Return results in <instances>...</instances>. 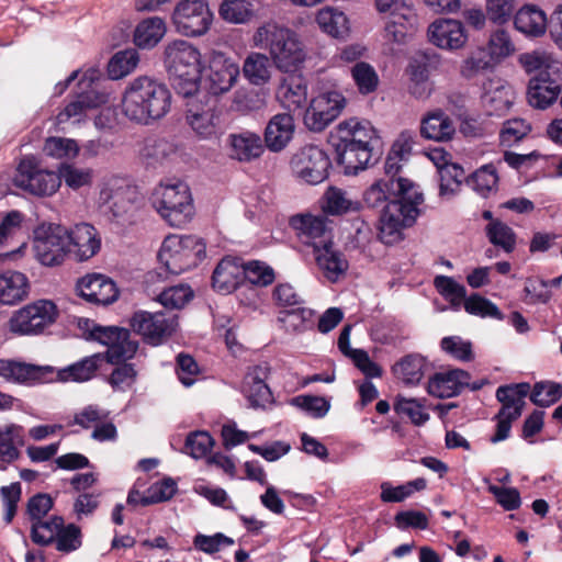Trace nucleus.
<instances>
[{"label": "nucleus", "instance_id": "17", "mask_svg": "<svg viewBox=\"0 0 562 562\" xmlns=\"http://www.w3.org/2000/svg\"><path fill=\"white\" fill-rule=\"evenodd\" d=\"M414 191L417 187L406 178H398L391 183L385 180H378L371 184L363 193V202L370 209H380L383 212L384 206L395 200L407 202L414 198Z\"/></svg>", "mask_w": 562, "mask_h": 562}, {"label": "nucleus", "instance_id": "39", "mask_svg": "<svg viewBox=\"0 0 562 562\" xmlns=\"http://www.w3.org/2000/svg\"><path fill=\"white\" fill-rule=\"evenodd\" d=\"M292 225L300 231V236L305 244L322 245L323 240H330L325 220L313 215H299L292 220Z\"/></svg>", "mask_w": 562, "mask_h": 562}, {"label": "nucleus", "instance_id": "41", "mask_svg": "<svg viewBox=\"0 0 562 562\" xmlns=\"http://www.w3.org/2000/svg\"><path fill=\"white\" fill-rule=\"evenodd\" d=\"M243 74L251 85H266L271 78V58L262 53H250L244 60Z\"/></svg>", "mask_w": 562, "mask_h": 562}, {"label": "nucleus", "instance_id": "6", "mask_svg": "<svg viewBox=\"0 0 562 562\" xmlns=\"http://www.w3.org/2000/svg\"><path fill=\"white\" fill-rule=\"evenodd\" d=\"M151 200L158 213L173 227L184 226L194 215L190 188L182 181L160 182Z\"/></svg>", "mask_w": 562, "mask_h": 562}, {"label": "nucleus", "instance_id": "1", "mask_svg": "<svg viewBox=\"0 0 562 562\" xmlns=\"http://www.w3.org/2000/svg\"><path fill=\"white\" fill-rule=\"evenodd\" d=\"M331 139L337 162L344 167L346 175H357L380 158V136L367 120L352 117L340 122L337 135H331Z\"/></svg>", "mask_w": 562, "mask_h": 562}, {"label": "nucleus", "instance_id": "49", "mask_svg": "<svg viewBox=\"0 0 562 562\" xmlns=\"http://www.w3.org/2000/svg\"><path fill=\"white\" fill-rule=\"evenodd\" d=\"M290 404L313 418H323L330 408V402L322 396L302 394L290 400Z\"/></svg>", "mask_w": 562, "mask_h": 562}, {"label": "nucleus", "instance_id": "62", "mask_svg": "<svg viewBox=\"0 0 562 562\" xmlns=\"http://www.w3.org/2000/svg\"><path fill=\"white\" fill-rule=\"evenodd\" d=\"M214 439L207 431H193L186 439V451L194 459L205 457L212 449Z\"/></svg>", "mask_w": 562, "mask_h": 562}, {"label": "nucleus", "instance_id": "3", "mask_svg": "<svg viewBox=\"0 0 562 562\" xmlns=\"http://www.w3.org/2000/svg\"><path fill=\"white\" fill-rule=\"evenodd\" d=\"M169 88L148 76L134 78L122 97V112L132 122L150 125L165 117L171 109Z\"/></svg>", "mask_w": 562, "mask_h": 562}, {"label": "nucleus", "instance_id": "34", "mask_svg": "<svg viewBox=\"0 0 562 562\" xmlns=\"http://www.w3.org/2000/svg\"><path fill=\"white\" fill-rule=\"evenodd\" d=\"M103 360L104 357L102 353H94L92 356L85 357L72 364L59 369L56 372V379L60 382L81 383L89 381L95 375V372Z\"/></svg>", "mask_w": 562, "mask_h": 562}, {"label": "nucleus", "instance_id": "12", "mask_svg": "<svg viewBox=\"0 0 562 562\" xmlns=\"http://www.w3.org/2000/svg\"><path fill=\"white\" fill-rule=\"evenodd\" d=\"M15 187L33 195L46 196L54 194L60 187V178L53 171L38 168L34 157L21 159L13 177Z\"/></svg>", "mask_w": 562, "mask_h": 562}, {"label": "nucleus", "instance_id": "40", "mask_svg": "<svg viewBox=\"0 0 562 562\" xmlns=\"http://www.w3.org/2000/svg\"><path fill=\"white\" fill-rule=\"evenodd\" d=\"M426 360L417 353L404 356L392 368L394 375L406 385H416L424 376Z\"/></svg>", "mask_w": 562, "mask_h": 562}, {"label": "nucleus", "instance_id": "32", "mask_svg": "<svg viewBox=\"0 0 562 562\" xmlns=\"http://www.w3.org/2000/svg\"><path fill=\"white\" fill-rule=\"evenodd\" d=\"M456 133L452 120L442 111L427 113L420 122V135L435 142H448Z\"/></svg>", "mask_w": 562, "mask_h": 562}, {"label": "nucleus", "instance_id": "24", "mask_svg": "<svg viewBox=\"0 0 562 562\" xmlns=\"http://www.w3.org/2000/svg\"><path fill=\"white\" fill-rule=\"evenodd\" d=\"M67 240H69L68 252H72L78 261L89 260L101 248L98 231L88 223H79L71 229H67Z\"/></svg>", "mask_w": 562, "mask_h": 562}, {"label": "nucleus", "instance_id": "63", "mask_svg": "<svg viewBox=\"0 0 562 562\" xmlns=\"http://www.w3.org/2000/svg\"><path fill=\"white\" fill-rule=\"evenodd\" d=\"M467 186L486 199L492 191V164H486L465 179Z\"/></svg>", "mask_w": 562, "mask_h": 562}, {"label": "nucleus", "instance_id": "14", "mask_svg": "<svg viewBox=\"0 0 562 562\" xmlns=\"http://www.w3.org/2000/svg\"><path fill=\"white\" fill-rule=\"evenodd\" d=\"M57 306L49 300H38L19 310L10 321L11 330L22 335L42 333L55 323Z\"/></svg>", "mask_w": 562, "mask_h": 562}, {"label": "nucleus", "instance_id": "15", "mask_svg": "<svg viewBox=\"0 0 562 562\" xmlns=\"http://www.w3.org/2000/svg\"><path fill=\"white\" fill-rule=\"evenodd\" d=\"M130 331L117 326L93 325L90 337L108 347L105 359L109 363H119L132 359L137 349L138 342L130 339Z\"/></svg>", "mask_w": 562, "mask_h": 562}, {"label": "nucleus", "instance_id": "10", "mask_svg": "<svg viewBox=\"0 0 562 562\" xmlns=\"http://www.w3.org/2000/svg\"><path fill=\"white\" fill-rule=\"evenodd\" d=\"M33 250L37 261L46 267L63 263L68 252L67 228L55 223H42L33 231Z\"/></svg>", "mask_w": 562, "mask_h": 562}, {"label": "nucleus", "instance_id": "13", "mask_svg": "<svg viewBox=\"0 0 562 562\" xmlns=\"http://www.w3.org/2000/svg\"><path fill=\"white\" fill-rule=\"evenodd\" d=\"M331 167L328 155L315 145L301 148L291 159L293 175L307 184H318L328 178Z\"/></svg>", "mask_w": 562, "mask_h": 562}, {"label": "nucleus", "instance_id": "21", "mask_svg": "<svg viewBox=\"0 0 562 562\" xmlns=\"http://www.w3.org/2000/svg\"><path fill=\"white\" fill-rule=\"evenodd\" d=\"M239 75V68L224 54L213 52L209 64L205 87L211 98L223 94L232 89Z\"/></svg>", "mask_w": 562, "mask_h": 562}, {"label": "nucleus", "instance_id": "36", "mask_svg": "<svg viewBox=\"0 0 562 562\" xmlns=\"http://www.w3.org/2000/svg\"><path fill=\"white\" fill-rule=\"evenodd\" d=\"M291 72L280 85L278 94L290 110L301 109L307 100V83L302 76Z\"/></svg>", "mask_w": 562, "mask_h": 562}, {"label": "nucleus", "instance_id": "33", "mask_svg": "<svg viewBox=\"0 0 562 562\" xmlns=\"http://www.w3.org/2000/svg\"><path fill=\"white\" fill-rule=\"evenodd\" d=\"M29 280L22 272L8 270L0 273V304L14 305L29 294Z\"/></svg>", "mask_w": 562, "mask_h": 562}, {"label": "nucleus", "instance_id": "53", "mask_svg": "<svg viewBox=\"0 0 562 562\" xmlns=\"http://www.w3.org/2000/svg\"><path fill=\"white\" fill-rule=\"evenodd\" d=\"M243 282L247 280L251 284L266 286L274 280L273 269L258 260L243 261Z\"/></svg>", "mask_w": 562, "mask_h": 562}, {"label": "nucleus", "instance_id": "38", "mask_svg": "<svg viewBox=\"0 0 562 562\" xmlns=\"http://www.w3.org/2000/svg\"><path fill=\"white\" fill-rule=\"evenodd\" d=\"M322 209L325 214L338 216L360 211L361 204L350 199L342 189L329 187L323 195Z\"/></svg>", "mask_w": 562, "mask_h": 562}, {"label": "nucleus", "instance_id": "35", "mask_svg": "<svg viewBox=\"0 0 562 562\" xmlns=\"http://www.w3.org/2000/svg\"><path fill=\"white\" fill-rule=\"evenodd\" d=\"M315 21L322 32L334 38H344L349 33V20L345 12L334 7L317 11Z\"/></svg>", "mask_w": 562, "mask_h": 562}, {"label": "nucleus", "instance_id": "47", "mask_svg": "<svg viewBox=\"0 0 562 562\" xmlns=\"http://www.w3.org/2000/svg\"><path fill=\"white\" fill-rule=\"evenodd\" d=\"M434 283L438 292L451 303L454 311L462 307L467 296V289L463 284L447 276H437Z\"/></svg>", "mask_w": 562, "mask_h": 562}, {"label": "nucleus", "instance_id": "28", "mask_svg": "<svg viewBox=\"0 0 562 562\" xmlns=\"http://www.w3.org/2000/svg\"><path fill=\"white\" fill-rule=\"evenodd\" d=\"M243 260L225 257L216 266L212 274V285L221 293H231L243 283Z\"/></svg>", "mask_w": 562, "mask_h": 562}, {"label": "nucleus", "instance_id": "7", "mask_svg": "<svg viewBox=\"0 0 562 562\" xmlns=\"http://www.w3.org/2000/svg\"><path fill=\"white\" fill-rule=\"evenodd\" d=\"M201 55L191 43L177 40L165 48V63L171 75L183 81L180 92L189 97L198 90L201 72Z\"/></svg>", "mask_w": 562, "mask_h": 562}, {"label": "nucleus", "instance_id": "58", "mask_svg": "<svg viewBox=\"0 0 562 562\" xmlns=\"http://www.w3.org/2000/svg\"><path fill=\"white\" fill-rule=\"evenodd\" d=\"M235 543L234 539L222 532L212 536L198 533L193 538V546L196 550L206 554H215L224 547H231Z\"/></svg>", "mask_w": 562, "mask_h": 562}, {"label": "nucleus", "instance_id": "29", "mask_svg": "<svg viewBox=\"0 0 562 562\" xmlns=\"http://www.w3.org/2000/svg\"><path fill=\"white\" fill-rule=\"evenodd\" d=\"M294 119L290 113H278L267 124L265 143L271 151H280L290 143L294 134Z\"/></svg>", "mask_w": 562, "mask_h": 562}, {"label": "nucleus", "instance_id": "57", "mask_svg": "<svg viewBox=\"0 0 562 562\" xmlns=\"http://www.w3.org/2000/svg\"><path fill=\"white\" fill-rule=\"evenodd\" d=\"M193 297V291L189 285L179 284L164 290L159 296V302L167 308H182Z\"/></svg>", "mask_w": 562, "mask_h": 562}, {"label": "nucleus", "instance_id": "43", "mask_svg": "<svg viewBox=\"0 0 562 562\" xmlns=\"http://www.w3.org/2000/svg\"><path fill=\"white\" fill-rule=\"evenodd\" d=\"M64 518L54 515L48 520L38 519L32 521L31 539L34 543L46 547L56 540L59 529L63 527Z\"/></svg>", "mask_w": 562, "mask_h": 562}, {"label": "nucleus", "instance_id": "20", "mask_svg": "<svg viewBox=\"0 0 562 562\" xmlns=\"http://www.w3.org/2000/svg\"><path fill=\"white\" fill-rule=\"evenodd\" d=\"M76 291L80 297L94 305H110L120 296L116 283L101 273H89L80 278Z\"/></svg>", "mask_w": 562, "mask_h": 562}, {"label": "nucleus", "instance_id": "5", "mask_svg": "<svg viewBox=\"0 0 562 562\" xmlns=\"http://www.w3.org/2000/svg\"><path fill=\"white\" fill-rule=\"evenodd\" d=\"M206 256V244L195 235H169L158 251L157 258L166 272L178 276L196 267Z\"/></svg>", "mask_w": 562, "mask_h": 562}, {"label": "nucleus", "instance_id": "22", "mask_svg": "<svg viewBox=\"0 0 562 562\" xmlns=\"http://www.w3.org/2000/svg\"><path fill=\"white\" fill-rule=\"evenodd\" d=\"M269 374V364L260 363L250 368L244 378L243 393L250 407L255 409H267L274 402L272 392L266 383Z\"/></svg>", "mask_w": 562, "mask_h": 562}, {"label": "nucleus", "instance_id": "31", "mask_svg": "<svg viewBox=\"0 0 562 562\" xmlns=\"http://www.w3.org/2000/svg\"><path fill=\"white\" fill-rule=\"evenodd\" d=\"M316 262L329 280H337L348 269L344 255L333 250L331 240H323L322 245L313 243Z\"/></svg>", "mask_w": 562, "mask_h": 562}, {"label": "nucleus", "instance_id": "52", "mask_svg": "<svg viewBox=\"0 0 562 562\" xmlns=\"http://www.w3.org/2000/svg\"><path fill=\"white\" fill-rule=\"evenodd\" d=\"M177 493V482L171 477H165L154 483L140 497V505L148 506L169 501Z\"/></svg>", "mask_w": 562, "mask_h": 562}, {"label": "nucleus", "instance_id": "4", "mask_svg": "<svg viewBox=\"0 0 562 562\" xmlns=\"http://www.w3.org/2000/svg\"><path fill=\"white\" fill-rule=\"evenodd\" d=\"M257 47L269 52L273 66L286 74L297 71L304 64L306 53L299 35L291 29L267 23L254 35Z\"/></svg>", "mask_w": 562, "mask_h": 562}, {"label": "nucleus", "instance_id": "64", "mask_svg": "<svg viewBox=\"0 0 562 562\" xmlns=\"http://www.w3.org/2000/svg\"><path fill=\"white\" fill-rule=\"evenodd\" d=\"M91 91H79L76 100L68 103L57 115L58 123H66L71 117H79L86 109L94 106L95 103L91 98Z\"/></svg>", "mask_w": 562, "mask_h": 562}, {"label": "nucleus", "instance_id": "2", "mask_svg": "<svg viewBox=\"0 0 562 562\" xmlns=\"http://www.w3.org/2000/svg\"><path fill=\"white\" fill-rule=\"evenodd\" d=\"M530 393L531 402L540 407H549L562 397V385L551 381L537 382L532 390L527 382L502 385L496 390V398L502 408L494 416L497 419L494 442L509 437L512 423L521 416L525 400Z\"/></svg>", "mask_w": 562, "mask_h": 562}, {"label": "nucleus", "instance_id": "26", "mask_svg": "<svg viewBox=\"0 0 562 562\" xmlns=\"http://www.w3.org/2000/svg\"><path fill=\"white\" fill-rule=\"evenodd\" d=\"M470 374L461 369L435 373L428 381L427 390L432 396L449 398L459 395L469 386Z\"/></svg>", "mask_w": 562, "mask_h": 562}, {"label": "nucleus", "instance_id": "18", "mask_svg": "<svg viewBox=\"0 0 562 562\" xmlns=\"http://www.w3.org/2000/svg\"><path fill=\"white\" fill-rule=\"evenodd\" d=\"M130 325L136 334L144 337L145 341L156 346L171 336L177 322L175 316H167L162 312L137 311L131 317Z\"/></svg>", "mask_w": 562, "mask_h": 562}, {"label": "nucleus", "instance_id": "9", "mask_svg": "<svg viewBox=\"0 0 562 562\" xmlns=\"http://www.w3.org/2000/svg\"><path fill=\"white\" fill-rule=\"evenodd\" d=\"M423 193L414 191V198L407 202L392 201L380 214L379 238L385 245H393L402 239V231L412 226L419 215L418 206L423 203Z\"/></svg>", "mask_w": 562, "mask_h": 562}, {"label": "nucleus", "instance_id": "46", "mask_svg": "<svg viewBox=\"0 0 562 562\" xmlns=\"http://www.w3.org/2000/svg\"><path fill=\"white\" fill-rule=\"evenodd\" d=\"M138 54L135 49H125L115 53L108 64V75L119 80L131 74L138 64Z\"/></svg>", "mask_w": 562, "mask_h": 562}, {"label": "nucleus", "instance_id": "42", "mask_svg": "<svg viewBox=\"0 0 562 562\" xmlns=\"http://www.w3.org/2000/svg\"><path fill=\"white\" fill-rule=\"evenodd\" d=\"M492 66V37L488 38L485 47H480L464 60L461 74L467 79L485 75Z\"/></svg>", "mask_w": 562, "mask_h": 562}, {"label": "nucleus", "instance_id": "19", "mask_svg": "<svg viewBox=\"0 0 562 562\" xmlns=\"http://www.w3.org/2000/svg\"><path fill=\"white\" fill-rule=\"evenodd\" d=\"M0 378L12 384L34 385L54 380V368L15 359H0Z\"/></svg>", "mask_w": 562, "mask_h": 562}, {"label": "nucleus", "instance_id": "11", "mask_svg": "<svg viewBox=\"0 0 562 562\" xmlns=\"http://www.w3.org/2000/svg\"><path fill=\"white\" fill-rule=\"evenodd\" d=\"M207 0H179L172 12V23L178 33L198 37L204 35L213 22Z\"/></svg>", "mask_w": 562, "mask_h": 562}, {"label": "nucleus", "instance_id": "48", "mask_svg": "<svg viewBox=\"0 0 562 562\" xmlns=\"http://www.w3.org/2000/svg\"><path fill=\"white\" fill-rule=\"evenodd\" d=\"M220 16L233 24H243L252 16L251 3L246 0H224L218 8Z\"/></svg>", "mask_w": 562, "mask_h": 562}, {"label": "nucleus", "instance_id": "30", "mask_svg": "<svg viewBox=\"0 0 562 562\" xmlns=\"http://www.w3.org/2000/svg\"><path fill=\"white\" fill-rule=\"evenodd\" d=\"M514 25L526 36L540 37L548 27L547 14L536 4H525L515 14Z\"/></svg>", "mask_w": 562, "mask_h": 562}, {"label": "nucleus", "instance_id": "37", "mask_svg": "<svg viewBox=\"0 0 562 562\" xmlns=\"http://www.w3.org/2000/svg\"><path fill=\"white\" fill-rule=\"evenodd\" d=\"M166 31V23L161 18L151 16L144 19L135 29L134 43L139 48L150 49L162 40Z\"/></svg>", "mask_w": 562, "mask_h": 562}, {"label": "nucleus", "instance_id": "27", "mask_svg": "<svg viewBox=\"0 0 562 562\" xmlns=\"http://www.w3.org/2000/svg\"><path fill=\"white\" fill-rule=\"evenodd\" d=\"M227 145L229 157L239 162H250L259 158L265 150L260 135L250 131L229 134Z\"/></svg>", "mask_w": 562, "mask_h": 562}, {"label": "nucleus", "instance_id": "8", "mask_svg": "<svg viewBox=\"0 0 562 562\" xmlns=\"http://www.w3.org/2000/svg\"><path fill=\"white\" fill-rule=\"evenodd\" d=\"M184 120L194 136L202 140H218L225 133L223 111L216 99L209 95L191 99L187 103Z\"/></svg>", "mask_w": 562, "mask_h": 562}, {"label": "nucleus", "instance_id": "45", "mask_svg": "<svg viewBox=\"0 0 562 562\" xmlns=\"http://www.w3.org/2000/svg\"><path fill=\"white\" fill-rule=\"evenodd\" d=\"M350 71L359 93L367 95L376 91L380 79L373 66L366 61H358Z\"/></svg>", "mask_w": 562, "mask_h": 562}, {"label": "nucleus", "instance_id": "59", "mask_svg": "<svg viewBox=\"0 0 562 562\" xmlns=\"http://www.w3.org/2000/svg\"><path fill=\"white\" fill-rule=\"evenodd\" d=\"M441 349L459 361H471L473 359L472 344L460 336L443 337L440 341Z\"/></svg>", "mask_w": 562, "mask_h": 562}, {"label": "nucleus", "instance_id": "55", "mask_svg": "<svg viewBox=\"0 0 562 562\" xmlns=\"http://www.w3.org/2000/svg\"><path fill=\"white\" fill-rule=\"evenodd\" d=\"M520 63L528 72L536 71L541 75L542 71L559 72L560 65L555 63L550 55L546 53L532 52L522 54Z\"/></svg>", "mask_w": 562, "mask_h": 562}, {"label": "nucleus", "instance_id": "60", "mask_svg": "<svg viewBox=\"0 0 562 562\" xmlns=\"http://www.w3.org/2000/svg\"><path fill=\"white\" fill-rule=\"evenodd\" d=\"M58 177L60 181L64 180L69 188L77 190L91 183L93 171L90 168L65 165L60 167Z\"/></svg>", "mask_w": 562, "mask_h": 562}, {"label": "nucleus", "instance_id": "56", "mask_svg": "<svg viewBox=\"0 0 562 562\" xmlns=\"http://www.w3.org/2000/svg\"><path fill=\"white\" fill-rule=\"evenodd\" d=\"M529 132L530 126L525 120H507L499 132V144L504 147H510L521 140Z\"/></svg>", "mask_w": 562, "mask_h": 562}, {"label": "nucleus", "instance_id": "54", "mask_svg": "<svg viewBox=\"0 0 562 562\" xmlns=\"http://www.w3.org/2000/svg\"><path fill=\"white\" fill-rule=\"evenodd\" d=\"M54 543L59 552L70 553L78 550L82 544L80 528L75 524L65 525L64 522Z\"/></svg>", "mask_w": 562, "mask_h": 562}, {"label": "nucleus", "instance_id": "61", "mask_svg": "<svg viewBox=\"0 0 562 562\" xmlns=\"http://www.w3.org/2000/svg\"><path fill=\"white\" fill-rule=\"evenodd\" d=\"M115 364L116 367L108 378V382L114 390L125 391L136 381L137 371L134 364L127 363L126 360Z\"/></svg>", "mask_w": 562, "mask_h": 562}, {"label": "nucleus", "instance_id": "16", "mask_svg": "<svg viewBox=\"0 0 562 562\" xmlns=\"http://www.w3.org/2000/svg\"><path fill=\"white\" fill-rule=\"evenodd\" d=\"M347 100L339 91H327L312 99L304 114L305 126L313 132L324 131L345 109Z\"/></svg>", "mask_w": 562, "mask_h": 562}, {"label": "nucleus", "instance_id": "44", "mask_svg": "<svg viewBox=\"0 0 562 562\" xmlns=\"http://www.w3.org/2000/svg\"><path fill=\"white\" fill-rule=\"evenodd\" d=\"M22 440V428L10 424L0 427V461L11 463L20 456L16 443Z\"/></svg>", "mask_w": 562, "mask_h": 562}, {"label": "nucleus", "instance_id": "23", "mask_svg": "<svg viewBox=\"0 0 562 562\" xmlns=\"http://www.w3.org/2000/svg\"><path fill=\"white\" fill-rule=\"evenodd\" d=\"M561 97V83L558 72L542 71L530 78L527 89L529 104L539 110L551 106Z\"/></svg>", "mask_w": 562, "mask_h": 562}, {"label": "nucleus", "instance_id": "50", "mask_svg": "<svg viewBox=\"0 0 562 562\" xmlns=\"http://www.w3.org/2000/svg\"><path fill=\"white\" fill-rule=\"evenodd\" d=\"M440 177L439 195L451 196L459 189L464 179L463 168L454 162L443 166L438 172Z\"/></svg>", "mask_w": 562, "mask_h": 562}, {"label": "nucleus", "instance_id": "25", "mask_svg": "<svg viewBox=\"0 0 562 562\" xmlns=\"http://www.w3.org/2000/svg\"><path fill=\"white\" fill-rule=\"evenodd\" d=\"M428 34L432 44L449 50L463 47L468 40L463 24L452 19L436 20L430 24Z\"/></svg>", "mask_w": 562, "mask_h": 562}, {"label": "nucleus", "instance_id": "51", "mask_svg": "<svg viewBox=\"0 0 562 562\" xmlns=\"http://www.w3.org/2000/svg\"><path fill=\"white\" fill-rule=\"evenodd\" d=\"M176 153V145L164 137H149L145 140L142 155L148 164L159 162Z\"/></svg>", "mask_w": 562, "mask_h": 562}]
</instances>
